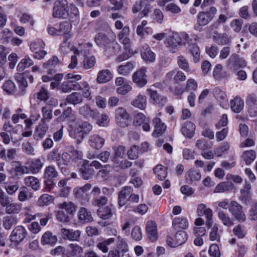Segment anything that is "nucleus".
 I'll list each match as a JSON object with an SVG mask.
<instances>
[{
    "label": "nucleus",
    "mask_w": 257,
    "mask_h": 257,
    "mask_svg": "<svg viewBox=\"0 0 257 257\" xmlns=\"http://www.w3.org/2000/svg\"><path fill=\"white\" fill-rule=\"evenodd\" d=\"M67 47L70 51H73L74 54V55L71 56V62L68 65L69 68L73 69L76 68L77 65V56H79L80 54H86L92 47V44L88 42L83 44L79 45L78 48H76L70 43L65 41L60 47L61 51L64 53H67Z\"/></svg>",
    "instance_id": "obj_1"
},
{
    "label": "nucleus",
    "mask_w": 257,
    "mask_h": 257,
    "mask_svg": "<svg viewBox=\"0 0 257 257\" xmlns=\"http://www.w3.org/2000/svg\"><path fill=\"white\" fill-rule=\"evenodd\" d=\"M69 15L67 0H57L53 7V16L57 18H65Z\"/></svg>",
    "instance_id": "obj_6"
},
{
    "label": "nucleus",
    "mask_w": 257,
    "mask_h": 257,
    "mask_svg": "<svg viewBox=\"0 0 257 257\" xmlns=\"http://www.w3.org/2000/svg\"><path fill=\"white\" fill-rule=\"evenodd\" d=\"M53 197L48 194L42 195L38 200V204L40 206L49 205L53 201Z\"/></svg>",
    "instance_id": "obj_48"
},
{
    "label": "nucleus",
    "mask_w": 257,
    "mask_h": 257,
    "mask_svg": "<svg viewBox=\"0 0 257 257\" xmlns=\"http://www.w3.org/2000/svg\"><path fill=\"white\" fill-rule=\"evenodd\" d=\"M165 9L167 11L173 14H178L181 12V9L180 7L174 3H170L168 4Z\"/></svg>",
    "instance_id": "obj_60"
},
{
    "label": "nucleus",
    "mask_w": 257,
    "mask_h": 257,
    "mask_svg": "<svg viewBox=\"0 0 257 257\" xmlns=\"http://www.w3.org/2000/svg\"><path fill=\"white\" fill-rule=\"evenodd\" d=\"M58 207L60 209L65 210L68 215L74 214L77 209L76 205L70 201L60 203Z\"/></svg>",
    "instance_id": "obj_29"
},
{
    "label": "nucleus",
    "mask_w": 257,
    "mask_h": 257,
    "mask_svg": "<svg viewBox=\"0 0 257 257\" xmlns=\"http://www.w3.org/2000/svg\"><path fill=\"white\" fill-rule=\"evenodd\" d=\"M196 213L198 216H202L204 215L205 216L206 218V225L208 227L212 225L213 213L210 208L207 207L204 204H199L197 206Z\"/></svg>",
    "instance_id": "obj_9"
},
{
    "label": "nucleus",
    "mask_w": 257,
    "mask_h": 257,
    "mask_svg": "<svg viewBox=\"0 0 257 257\" xmlns=\"http://www.w3.org/2000/svg\"><path fill=\"white\" fill-rule=\"evenodd\" d=\"M146 230L149 238L152 240H155L157 238V225L155 222L148 221L146 225Z\"/></svg>",
    "instance_id": "obj_28"
},
{
    "label": "nucleus",
    "mask_w": 257,
    "mask_h": 257,
    "mask_svg": "<svg viewBox=\"0 0 257 257\" xmlns=\"http://www.w3.org/2000/svg\"><path fill=\"white\" fill-rule=\"evenodd\" d=\"M98 215L103 219H108L112 215L111 209L108 206L100 207L98 210Z\"/></svg>",
    "instance_id": "obj_49"
},
{
    "label": "nucleus",
    "mask_w": 257,
    "mask_h": 257,
    "mask_svg": "<svg viewBox=\"0 0 257 257\" xmlns=\"http://www.w3.org/2000/svg\"><path fill=\"white\" fill-rule=\"evenodd\" d=\"M114 83L117 87L116 93L119 95H124L132 89L131 85L122 77L116 78Z\"/></svg>",
    "instance_id": "obj_7"
},
{
    "label": "nucleus",
    "mask_w": 257,
    "mask_h": 257,
    "mask_svg": "<svg viewBox=\"0 0 257 257\" xmlns=\"http://www.w3.org/2000/svg\"><path fill=\"white\" fill-rule=\"evenodd\" d=\"M214 96L218 101L220 103V105L222 107H225L227 106V99L225 93L220 90H216L214 92Z\"/></svg>",
    "instance_id": "obj_42"
},
{
    "label": "nucleus",
    "mask_w": 257,
    "mask_h": 257,
    "mask_svg": "<svg viewBox=\"0 0 257 257\" xmlns=\"http://www.w3.org/2000/svg\"><path fill=\"white\" fill-rule=\"evenodd\" d=\"M60 89L65 93L69 92L72 90H81L82 91L83 95L84 97L90 98L91 96L89 84L86 81H83L79 84L73 83L65 80L61 85Z\"/></svg>",
    "instance_id": "obj_4"
},
{
    "label": "nucleus",
    "mask_w": 257,
    "mask_h": 257,
    "mask_svg": "<svg viewBox=\"0 0 257 257\" xmlns=\"http://www.w3.org/2000/svg\"><path fill=\"white\" fill-rule=\"evenodd\" d=\"M1 204L6 207V211L8 213L17 212L18 210V206L12 202V200L10 198H5L1 197Z\"/></svg>",
    "instance_id": "obj_21"
},
{
    "label": "nucleus",
    "mask_w": 257,
    "mask_h": 257,
    "mask_svg": "<svg viewBox=\"0 0 257 257\" xmlns=\"http://www.w3.org/2000/svg\"><path fill=\"white\" fill-rule=\"evenodd\" d=\"M152 19L155 20L159 24H162L164 20V15L162 11L156 9L154 10L153 13L151 15Z\"/></svg>",
    "instance_id": "obj_53"
},
{
    "label": "nucleus",
    "mask_w": 257,
    "mask_h": 257,
    "mask_svg": "<svg viewBox=\"0 0 257 257\" xmlns=\"http://www.w3.org/2000/svg\"><path fill=\"white\" fill-rule=\"evenodd\" d=\"M118 242L116 249L119 251L121 256L128 251V246L126 241L120 236L117 237Z\"/></svg>",
    "instance_id": "obj_40"
},
{
    "label": "nucleus",
    "mask_w": 257,
    "mask_h": 257,
    "mask_svg": "<svg viewBox=\"0 0 257 257\" xmlns=\"http://www.w3.org/2000/svg\"><path fill=\"white\" fill-rule=\"evenodd\" d=\"M132 237L136 240H140L142 238V233L141 228L136 226H135L131 232Z\"/></svg>",
    "instance_id": "obj_61"
},
{
    "label": "nucleus",
    "mask_w": 257,
    "mask_h": 257,
    "mask_svg": "<svg viewBox=\"0 0 257 257\" xmlns=\"http://www.w3.org/2000/svg\"><path fill=\"white\" fill-rule=\"evenodd\" d=\"M114 155L111 158L113 162V167L114 169L118 171L121 169H125L132 166V163L123 159V156L125 154L124 147L119 146L114 150Z\"/></svg>",
    "instance_id": "obj_5"
},
{
    "label": "nucleus",
    "mask_w": 257,
    "mask_h": 257,
    "mask_svg": "<svg viewBox=\"0 0 257 257\" xmlns=\"http://www.w3.org/2000/svg\"><path fill=\"white\" fill-rule=\"evenodd\" d=\"M48 130V125L44 120L36 127L34 136L37 139H42L46 135Z\"/></svg>",
    "instance_id": "obj_31"
},
{
    "label": "nucleus",
    "mask_w": 257,
    "mask_h": 257,
    "mask_svg": "<svg viewBox=\"0 0 257 257\" xmlns=\"http://www.w3.org/2000/svg\"><path fill=\"white\" fill-rule=\"evenodd\" d=\"M113 78V74L108 69H103L98 72L96 80L98 83H105L110 81Z\"/></svg>",
    "instance_id": "obj_20"
},
{
    "label": "nucleus",
    "mask_w": 257,
    "mask_h": 257,
    "mask_svg": "<svg viewBox=\"0 0 257 257\" xmlns=\"http://www.w3.org/2000/svg\"><path fill=\"white\" fill-rule=\"evenodd\" d=\"M230 108L233 112L239 113L244 107V101L241 98L235 97L230 100Z\"/></svg>",
    "instance_id": "obj_26"
},
{
    "label": "nucleus",
    "mask_w": 257,
    "mask_h": 257,
    "mask_svg": "<svg viewBox=\"0 0 257 257\" xmlns=\"http://www.w3.org/2000/svg\"><path fill=\"white\" fill-rule=\"evenodd\" d=\"M71 26L67 23L61 24L60 25V30L56 29L55 27L50 26L48 28V33L52 36L60 35L63 31L64 32H68L71 30Z\"/></svg>",
    "instance_id": "obj_27"
},
{
    "label": "nucleus",
    "mask_w": 257,
    "mask_h": 257,
    "mask_svg": "<svg viewBox=\"0 0 257 257\" xmlns=\"http://www.w3.org/2000/svg\"><path fill=\"white\" fill-rule=\"evenodd\" d=\"M78 217V219L83 223L89 222L93 220V218L90 212L84 207H82L79 210Z\"/></svg>",
    "instance_id": "obj_32"
},
{
    "label": "nucleus",
    "mask_w": 257,
    "mask_h": 257,
    "mask_svg": "<svg viewBox=\"0 0 257 257\" xmlns=\"http://www.w3.org/2000/svg\"><path fill=\"white\" fill-rule=\"evenodd\" d=\"M209 228H211L209 232V239L211 241H219L220 235L218 231V225L217 223L212 224Z\"/></svg>",
    "instance_id": "obj_41"
},
{
    "label": "nucleus",
    "mask_w": 257,
    "mask_h": 257,
    "mask_svg": "<svg viewBox=\"0 0 257 257\" xmlns=\"http://www.w3.org/2000/svg\"><path fill=\"white\" fill-rule=\"evenodd\" d=\"M218 216L224 225L230 226L233 224L232 220L223 211H219L218 213Z\"/></svg>",
    "instance_id": "obj_52"
},
{
    "label": "nucleus",
    "mask_w": 257,
    "mask_h": 257,
    "mask_svg": "<svg viewBox=\"0 0 257 257\" xmlns=\"http://www.w3.org/2000/svg\"><path fill=\"white\" fill-rule=\"evenodd\" d=\"M25 183L27 186L31 187L34 190H37L40 187L39 180L34 176H28L25 178Z\"/></svg>",
    "instance_id": "obj_39"
},
{
    "label": "nucleus",
    "mask_w": 257,
    "mask_h": 257,
    "mask_svg": "<svg viewBox=\"0 0 257 257\" xmlns=\"http://www.w3.org/2000/svg\"><path fill=\"white\" fill-rule=\"evenodd\" d=\"M57 176V172L52 166H49L45 169V177L46 179H52L56 177Z\"/></svg>",
    "instance_id": "obj_57"
},
{
    "label": "nucleus",
    "mask_w": 257,
    "mask_h": 257,
    "mask_svg": "<svg viewBox=\"0 0 257 257\" xmlns=\"http://www.w3.org/2000/svg\"><path fill=\"white\" fill-rule=\"evenodd\" d=\"M212 17L209 13L201 12L198 15V23L200 25H207L212 19Z\"/></svg>",
    "instance_id": "obj_43"
},
{
    "label": "nucleus",
    "mask_w": 257,
    "mask_h": 257,
    "mask_svg": "<svg viewBox=\"0 0 257 257\" xmlns=\"http://www.w3.org/2000/svg\"><path fill=\"white\" fill-rule=\"evenodd\" d=\"M246 105L249 114L251 116L257 115V98L255 95L249 94L246 99Z\"/></svg>",
    "instance_id": "obj_15"
},
{
    "label": "nucleus",
    "mask_w": 257,
    "mask_h": 257,
    "mask_svg": "<svg viewBox=\"0 0 257 257\" xmlns=\"http://www.w3.org/2000/svg\"><path fill=\"white\" fill-rule=\"evenodd\" d=\"M57 241V236L53 235V233L49 231L45 232L43 234L41 239V242L43 245L49 244L54 245L56 243Z\"/></svg>",
    "instance_id": "obj_24"
},
{
    "label": "nucleus",
    "mask_w": 257,
    "mask_h": 257,
    "mask_svg": "<svg viewBox=\"0 0 257 257\" xmlns=\"http://www.w3.org/2000/svg\"><path fill=\"white\" fill-rule=\"evenodd\" d=\"M148 94L150 97V101L154 104H158L161 106L164 105L166 103V99L165 97L159 95L156 91L153 90L151 89L147 90Z\"/></svg>",
    "instance_id": "obj_17"
},
{
    "label": "nucleus",
    "mask_w": 257,
    "mask_h": 257,
    "mask_svg": "<svg viewBox=\"0 0 257 257\" xmlns=\"http://www.w3.org/2000/svg\"><path fill=\"white\" fill-rule=\"evenodd\" d=\"M33 64L32 60L29 56H26L18 64L17 70L19 71H23L25 68L30 67Z\"/></svg>",
    "instance_id": "obj_44"
},
{
    "label": "nucleus",
    "mask_w": 257,
    "mask_h": 257,
    "mask_svg": "<svg viewBox=\"0 0 257 257\" xmlns=\"http://www.w3.org/2000/svg\"><path fill=\"white\" fill-rule=\"evenodd\" d=\"M147 70L142 68L136 71L132 76L133 81L139 87H142L147 83Z\"/></svg>",
    "instance_id": "obj_10"
},
{
    "label": "nucleus",
    "mask_w": 257,
    "mask_h": 257,
    "mask_svg": "<svg viewBox=\"0 0 257 257\" xmlns=\"http://www.w3.org/2000/svg\"><path fill=\"white\" fill-rule=\"evenodd\" d=\"M197 147L200 149L203 150L202 156L206 159H212L214 158V154L211 151H205V150L210 148L211 146L207 145L204 141L199 140L197 142Z\"/></svg>",
    "instance_id": "obj_30"
},
{
    "label": "nucleus",
    "mask_w": 257,
    "mask_h": 257,
    "mask_svg": "<svg viewBox=\"0 0 257 257\" xmlns=\"http://www.w3.org/2000/svg\"><path fill=\"white\" fill-rule=\"evenodd\" d=\"M27 235L26 229L22 226H18L13 229L10 235V240L15 245H18L24 239Z\"/></svg>",
    "instance_id": "obj_8"
},
{
    "label": "nucleus",
    "mask_w": 257,
    "mask_h": 257,
    "mask_svg": "<svg viewBox=\"0 0 257 257\" xmlns=\"http://www.w3.org/2000/svg\"><path fill=\"white\" fill-rule=\"evenodd\" d=\"M83 248L76 243H70L66 248L63 257H79L83 253Z\"/></svg>",
    "instance_id": "obj_13"
},
{
    "label": "nucleus",
    "mask_w": 257,
    "mask_h": 257,
    "mask_svg": "<svg viewBox=\"0 0 257 257\" xmlns=\"http://www.w3.org/2000/svg\"><path fill=\"white\" fill-rule=\"evenodd\" d=\"M147 98L144 95H139L132 102V105L140 109H144L147 106Z\"/></svg>",
    "instance_id": "obj_37"
},
{
    "label": "nucleus",
    "mask_w": 257,
    "mask_h": 257,
    "mask_svg": "<svg viewBox=\"0 0 257 257\" xmlns=\"http://www.w3.org/2000/svg\"><path fill=\"white\" fill-rule=\"evenodd\" d=\"M209 254L212 257H220V252L217 245L212 244L210 245L209 250Z\"/></svg>",
    "instance_id": "obj_64"
},
{
    "label": "nucleus",
    "mask_w": 257,
    "mask_h": 257,
    "mask_svg": "<svg viewBox=\"0 0 257 257\" xmlns=\"http://www.w3.org/2000/svg\"><path fill=\"white\" fill-rule=\"evenodd\" d=\"M109 122V118L106 114H102L96 120V123L99 126L105 127L108 126Z\"/></svg>",
    "instance_id": "obj_54"
},
{
    "label": "nucleus",
    "mask_w": 257,
    "mask_h": 257,
    "mask_svg": "<svg viewBox=\"0 0 257 257\" xmlns=\"http://www.w3.org/2000/svg\"><path fill=\"white\" fill-rule=\"evenodd\" d=\"M154 172L159 180L164 179L167 175V172L165 167L162 165H157L154 169Z\"/></svg>",
    "instance_id": "obj_47"
},
{
    "label": "nucleus",
    "mask_w": 257,
    "mask_h": 257,
    "mask_svg": "<svg viewBox=\"0 0 257 257\" xmlns=\"http://www.w3.org/2000/svg\"><path fill=\"white\" fill-rule=\"evenodd\" d=\"M195 130L194 124L191 122H187L182 127V132L183 134L189 138H191L193 137Z\"/></svg>",
    "instance_id": "obj_38"
},
{
    "label": "nucleus",
    "mask_w": 257,
    "mask_h": 257,
    "mask_svg": "<svg viewBox=\"0 0 257 257\" xmlns=\"http://www.w3.org/2000/svg\"><path fill=\"white\" fill-rule=\"evenodd\" d=\"M142 59L147 62H153L156 59V55L148 45L143 46L141 52Z\"/></svg>",
    "instance_id": "obj_18"
},
{
    "label": "nucleus",
    "mask_w": 257,
    "mask_h": 257,
    "mask_svg": "<svg viewBox=\"0 0 257 257\" xmlns=\"http://www.w3.org/2000/svg\"><path fill=\"white\" fill-rule=\"evenodd\" d=\"M115 241L114 238H109L103 241L98 242L96 247L103 253H107L108 251V245L113 243Z\"/></svg>",
    "instance_id": "obj_45"
},
{
    "label": "nucleus",
    "mask_w": 257,
    "mask_h": 257,
    "mask_svg": "<svg viewBox=\"0 0 257 257\" xmlns=\"http://www.w3.org/2000/svg\"><path fill=\"white\" fill-rule=\"evenodd\" d=\"M134 66L130 62L120 65L117 68V72L119 75L126 76L129 74L133 70Z\"/></svg>",
    "instance_id": "obj_33"
},
{
    "label": "nucleus",
    "mask_w": 257,
    "mask_h": 257,
    "mask_svg": "<svg viewBox=\"0 0 257 257\" xmlns=\"http://www.w3.org/2000/svg\"><path fill=\"white\" fill-rule=\"evenodd\" d=\"M172 225L175 229L188 228L189 222L187 218L183 217H175L172 221Z\"/></svg>",
    "instance_id": "obj_25"
},
{
    "label": "nucleus",
    "mask_w": 257,
    "mask_h": 257,
    "mask_svg": "<svg viewBox=\"0 0 257 257\" xmlns=\"http://www.w3.org/2000/svg\"><path fill=\"white\" fill-rule=\"evenodd\" d=\"M191 53L193 57V60L195 62H198L200 60V50L198 47L194 44L192 46L191 49Z\"/></svg>",
    "instance_id": "obj_62"
},
{
    "label": "nucleus",
    "mask_w": 257,
    "mask_h": 257,
    "mask_svg": "<svg viewBox=\"0 0 257 257\" xmlns=\"http://www.w3.org/2000/svg\"><path fill=\"white\" fill-rule=\"evenodd\" d=\"M148 21L143 20L139 24L136 29V33L139 36L144 38L147 35H152L153 33V29L150 27H146Z\"/></svg>",
    "instance_id": "obj_16"
},
{
    "label": "nucleus",
    "mask_w": 257,
    "mask_h": 257,
    "mask_svg": "<svg viewBox=\"0 0 257 257\" xmlns=\"http://www.w3.org/2000/svg\"><path fill=\"white\" fill-rule=\"evenodd\" d=\"M115 120L117 125L121 127H124L127 125L130 118L124 109L118 107L115 110Z\"/></svg>",
    "instance_id": "obj_11"
},
{
    "label": "nucleus",
    "mask_w": 257,
    "mask_h": 257,
    "mask_svg": "<svg viewBox=\"0 0 257 257\" xmlns=\"http://www.w3.org/2000/svg\"><path fill=\"white\" fill-rule=\"evenodd\" d=\"M132 189L128 187L124 188L120 192L118 197V204L120 206H122L125 204L127 201H128Z\"/></svg>",
    "instance_id": "obj_35"
},
{
    "label": "nucleus",
    "mask_w": 257,
    "mask_h": 257,
    "mask_svg": "<svg viewBox=\"0 0 257 257\" xmlns=\"http://www.w3.org/2000/svg\"><path fill=\"white\" fill-rule=\"evenodd\" d=\"M92 128V126L87 121L76 123L70 130V135L80 143Z\"/></svg>",
    "instance_id": "obj_3"
},
{
    "label": "nucleus",
    "mask_w": 257,
    "mask_h": 257,
    "mask_svg": "<svg viewBox=\"0 0 257 257\" xmlns=\"http://www.w3.org/2000/svg\"><path fill=\"white\" fill-rule=\"evenodd\" d=\"M95 62L96 60L94 57H87L83 61V67L86 69H90L94 66Z\"/></svg>",
    "instance_id": "obj_63"
},
{
    "label": "nucleus",
    "mask_w": 257,
    "mask_h": 257,
    "mask_svg": "<svg viewBox=\"0 0 257 257\" xmlns=\"http://www.w3.org/2000/svg\"><path fill=\"white\" fill-rule=\"evenodd\" d=\"M255 152L252 150H249L244 152L242 155V160L246 165L250 164L255 159Z\"/></svg>",
    "instance_id": "obj_46"
},
{
    "label": "nucleus",
    "mask_w": 257,
    "mask_h": 257,
    "mask_svg": "<svg viewBox=\"0 0 257 257\" xmlns=\"http://www.w3.org/2000/svg\"><path fill=\"white\" fill-rule=\"evenodd\" d=\"M56 218L62 222L67 223L70 220L69 215L66 212L65 213L63 210L61 209L57 212Z\"/></svg>",
    "instance_id": "obj_59"
},
{
    "label": "nucleus",
    "mask_w": 257,
    "mask_h": 257,
    "mask_svg": "<svg viewBox=\"0 0 257 257\" xmlns=\"http://www.w3.org/2000/svg\"><path fill=\"white\" fill-rule=\"evenodd\" d=\"M91 188V185L87 184L81 188H76L74 189V194L78 197L83 196V194L88 191Z\"/></svg>",
    "instance_id": "obj_56"
},
{
    "label": "nucleus",
    "mask_w": 257,
    "mask_h": 257,
    "mask_svg": "<svg viewBox=\"0 0 257 257\" xmlns=\"http://www.w3.org/2000/svg\"><path fill=\"white\" fill-rule=\"evenodd\" d=\"M105 143V139L98 135L91 136L89 139L90 146L94 149H100Z\"/></svg>",
    "instance_id": "obj_19"
},
{
    "label": "nucleus",
    "mask_w": 257,
    "mask_h": 257,
    "mask_svg": "<svg viewBox=\"0 0 257 257\" xmlns=\"http://www.w3.org/2000/svg\"><path fill=\"white\" fill-rule=\"evenodd\" d=\"M186 42L189 43V35L185 33L175 32H170L165 41V43L173 52H176L178 46Z\"/></svg>",
    "instance_id": "obj_2"
},
{
    "label": "nucleus",
    "mask_w": 257,
    "mask_h": 257,
    "mask_svg": "<svg viewBox=\"0 0 257 257\" xmlns=\"http://www.w3.org/2000/svg\"><path fill=\"white\" fill-rule=\"evenodd\" d=\"M95 42L99 47L107 49L110 45V40L102 33H98L95 37Z\"/></svg>",
    "instance_id": "obj_23"
},
{
    "label": "nucleus",
    "mask_w": 257,
    "mask_h": 257,
    "mask_svg": "<svg viewBox=\"0 0 257 257\" xmlns=\"http://www.w3.org/2000/svg\"><path fill=\"white\" fill-rule=\"evenodd\" d=\"M187 234L186 232L183 231H178L175 236V240L177 246L185 243L187 240Z\"/></svg>",
    "instance_id": "obj_51"
},
{
    "label": "nucleus",
    "mask_w": 257,
    "mask_h": 257,
    "mask_svg": "<svg viewBox=\"0 0 257 257\" xmlns=\"http://www.w3.org/2000/svg\"><path fill=\"white\" fill-rule=\"evenodd\" d=\"M201 177L200 172L194 169H190L185 175V179L188 183L199 181Z\"/></svg>",
    "instance_id": "obj_36"
},
{
    "label": "nucleus",
    "mask_w": 257,
    "mask_h": 257,
    "mask_svg": "<svg viewBox=\"0 0 257 257\" xmlns=\"http://www.w3.org/2000/svg\"><path fill=\"white\" fill-rule=\"evenodd\" d=\"M44 45V43L42 40L37 39L31 43L30 47L31 51L34 52L40 49H43Z\"/></svg>",
    "instance_id": "obj_55"
},
{
    "label": "nucleus",
    "mask_w": 257,
    "mask_h": 257,
    "mask_svg": "<svg viewBox=\"0 0 257 257\" xmlns=\"http://www.w3.org/2000/svg\"><path fill=\"white\" fill-rule=\"evenodd\" d=\"M229 64L232 65V68L234 69L246 66L245 61L235 54L231 56L229 59Z\"/></svg>",
    "instance_id": "obj_34"
},
{
    "label": "nucleus",
    "mask_w": 257,
    "mask_h": 257,
    "mask_svg": "<svg viewBox=\"0 0 257 257\" xmlns=\"http://www.w3.org/2000/svg\"><path fill=\"white\" fill-rule=\"evenodd\" d=\"M13 32L8 29H5L1 32V39L4 43H8L9 39H11L13 37Z\"/></svg>",
    "instance_id": "obj_58"
},
{
    "label": "nucleus",
    "mask_w": 257,
    "mask_h": 257,
    "mask_svg": "<svg viewBox=\"0 0 257 257\" xmlns=\"http://www.w3.org/2000/svg\"><path fill=\"white\" fill-rule=\"evenodd\" d=\"M229 211L232 215L239 221H244L245 219V215L242 211V206L235 201H231Z\"/></svg>",
    "instance_id": "obj_14"
},
{
    "label": "nucleus",
    "mask_w": 257,
    "mask_h": 257,
    "mask_svg": "<svg viewBox=\"0 0 257 257\" xmlns=\"http://www.w3.org/2000/svg\"><path fill=\"white\" fill-rule=\"evenodd\" d=\"M67 100L68 102L76 104L81 102L82 98L79 93L73 92L67 96Z\"/></svg>",
    "instance_id": "obj_50"
},
{
    "label": "nucleus",
    "mask_w": 257,
    "mask_h": 257,
    "mask_svg": "<svg viewBox=\"0 0 257 257\" xmlns=\"http://www.w3.org/2000/svg\"><path fill=\"white\" fill-rule=\"evenodd\" d=\"M153 123L155 128L153 133V136L158 137L164 133L166 130V126L165 124L161 121V119L157 117L154 119Z\"/></svg>",
    "instance_id": "obj_22"
},
{
    "label": "nucleus",
    "mask_w": 257,
    "mask_h": 257,
    "mask_svg": "<svg viewBox=\"0 0 257 257\" xmlns=\"http://www.w3.org/2000/svg\"><path fill=\"white\" fill-rule=\"evenodd\" d=\"M60 234L64 239L70 241H79L81 235V231L79 230H73L62 228L60 230Z\"/></svg>",
    "instance_id": "obj_12"
}]
</instances>
